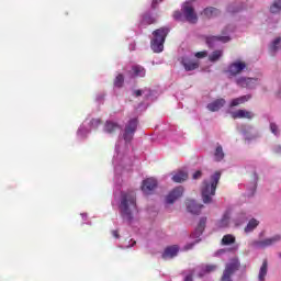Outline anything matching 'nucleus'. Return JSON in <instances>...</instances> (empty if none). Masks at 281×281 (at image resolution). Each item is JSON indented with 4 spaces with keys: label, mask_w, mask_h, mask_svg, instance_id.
Masks as SVG:
<instances>
[{
    "label": "nucleus",
    "mask_w": 281,
    "mask_h": 281,
    "mask_svg": "<svg viewBox=\"0 0 281 281\" xmlns=\"http://www.w3.org/2000/svg\"><path fill=\"white\" fill-rule=\"evenodd\" d=\"M171 179L175 183H182V181H186L188 179V172L178 171L172 176Z\"/></svg>",
    "instance_id": "obj_30"
},
{
    "label": "nucleus",
    "mask_w": 281,
    "mask_h": 281,
    "mask_svg": "<svg viewBox=\"0 0 281 281\" xmlns=\"http://www.w3.org/2000/svg\"><path fill=\"white\" fill-rule=\"evenodd\" d=\"M272 153H276L277 155H281V145H274L272 147Z\"/></svg>",
    "instance_id": "obj_47"
},
{
    "label": "nucleus",
    "mask_w": 281,
    "mask_h": 281,
    "mask_svg": "<svg viewBox=\"0 0 281 281\" xmlns=\"http://www.w3.org/2000/svg\"><path fill=\"white\" fill-rule=\"evenodd\" d=\"M277 95L278 98H281V87H279V89L277 90Z\"/></svg>",
    "instance_id": "obj_56"
},
{
    "label": "nucleus",
    "mask_w": 281,
    "mask_h": 281,
    "mask_svg": "<svg viewBox=\"0 0 281 281\" xmlns=\"http://www.w3.org/2000/svg\"><path fill=\"white\" fill-rule=\"evenodd\" d=\"M247 69V64L243 60H235L232 63L226 70V74H228V78H236L238 74H243Z\"/></svg>",
    "instance_id": "obj_9"
},
{
    "label": "nucleus",
    "mask_w": 281,
    "mask_h": 281,
    "mask_svg": "<svg viewBox=\"0 0 281 281\" xmlns=\"http://www.w3.org/2000/svg\"><path fill=\"white\" fill-rule=\"evenodd\" d=\"M133 95H135V98H140V95H143V98H145L147 102H155V100L159 98V92L150 88H143V89L134 90Z\"/></svg>",
    "instance_id": "obj_8"
},
{
    "label": "nucleus",
    "mask_w": 281,
    "mask_h": 281,
    "mask_svg": "<svg viewBox=\"0 0 281 281\" xmlns=\"http://www.w3.org/2000/svg\"><path fill=\"white\" fill-rule=\"evenodd\" d=\"M112 205H115V201H112Z\"/></svg>",
    "instance_id": "obj_59"
},
{
    "label": "nucleus",
    "mask_w": 281,
    "mask_h": 281,
    "mask_svg": "<svg viewBox=\"0 0 281 281\" xmlns=\"http://www.w3.org/2000/svg\"><path fill=\"white\" fill-rule=\"evenodd\" d=\"M260 85V78L248 77L246 81V89H256Z\"/></svg>",
    "instance_id": "obj_32"
},
{
    "label": "nucleus",
    "mask_w": 281,
    "mask_h": 281,
    "mask_svg": "<svg viewBox=\"0 0 281 281\" xmlns=\"http://www.w3.org/2000/svg\"><path fill=\"white\" fill-rule=\"evenodd\" d=\"M123 85H124V75L119 74L114 79V87H116L117 89H121Z\"/></svg>",
    "instance_id": "obj_40"
},
{
    "label": "nucleus",
    "mask_w": 281,
    "mask_h": 281,
    "mask_svg": "<svg viewBox=\"0 0 281 281\" xmlns=\"http://www.w3.org/2000/svg\"><path fill=\"white\" fill-rule=\"evenodd\" d=\"M218 181H221V171H216L209 179L203 180L201 188L203 203H212V198L216 194Z\"/></svg>",
    "instance_id": "obj_3"
},
{
    "label": "nucleus",
    "mask_w": 281,
    "mask_h": 281,
    "mask_svg": "<svg viewBox=\"0 0 281 281\" xmlns=\"http://www.w3.org/2000/svg\"><path fill=\"white\" fill-rule=\"evenodd\" d=\"M138 109H142V103L138 105Z\"/></svg>",
    "instance_id": "obj_58"
},
{
    "label": "nucleus",
    "mask_w": 281,
    "mask_h": 281,
    "mask_svg": "<svg viewBox=\"0 0 281 281\" xmlns=\"http://www.w3.org/2000/svg\"><path fill=\"white\" fill-rule=\"evenodd\" d=\"M138 124L139 121L137 117L130 119L125 124L123 134L119 136L115 144L112 165L114 166L116 186H120V177H122L124 172L131 171L133 162L135 161L131 142H133V137H135Z\"/></svg>",
    "instance_id": "obj_1"
},
{
    "label": "nucleus",
    "mask_w": 281,
    "mask_h": 281,
    "mask_svg": "<svg viewBox=\"0 0 281 281\" xmlns=\"http://www.w3.org/2000/svg\"><path fill=\"white\" fill-rule=\"evenodd\" d=\"M112 236H113V238H120V232H117V231H112Z\"/></svg>",
    "instance_id": "obj_54"
},
{
    "label": "nucleus",
    "mask_w": 281,
    "mask_h": 281,
    "mask_svg": "<svg viewBox=\"0 0 281 281\" xmlns=\"http://www.w3.org/2000/svg\"><path fill=\"white\" fill-rule=\"evenodd\" d=\"M229 32H234V26L228 25L224 29L223 34H229Z\"/></svg>",
    "instance_id": "obj_49"
},
{
    "label": "nucleus",
    "mask_w": 281,
    "mask_h": 281,
    "mask_svg": "<svg viewBox=\"0 0 281 281\" xmlns=\"http://www.w3.org/2000/svg\"><path fill=\"white\" fill-rule=\"evenodd\" d=\"M203 14L206 16V19H216V16L221 15V10L213 7H207L203 10Z\"/></svg>",
    "instance_id": "obj_26"
},
{
    "label": "nucleus",
    "mask_w": 281,
    "mask_h": 281,
    "mask_svg": "<svg viewBox=\"0 0 281 281\" xmlns=\"http://www.w3.org/2000/svg\"><path fill=\"white\" fill-rule=\"evenodd\" d=\"M157 16L153 15L150 12H147L143 15L139 27H146V25H153V23H156Z\"/></svg>",
    "instance_id": "obj_23"
},
{
    "label": "nucleus",
    "mask_w": 281,
    "mask_h": 281,
    "mask_svg": "<svg viewBox=\"0 0 281 281\" xmlns=\"http://www.w3.org/2000/svg\"><path fill=\"white\" fill-rule=\"evenodd\" d=\"M234 243H236V237L233 235H225L222 238V245H232Z\"/></svg>",
    "instance_id": "obj_39"
},
{
    "label": "nucleus",
    "mask_w": 281,
    "mask_h": 281,
    "mask_svg": "<svg viewBox=\"0 0 281 281\" xmlns=\"http://www.w3.org/2000/svg\"><path fill=\"white\" fill-rule=\"evenodd\" d=\"M161 1H162V0H153V2H151V9L155 10V9L159 5V3H161Z\"/></svg>",
    "instance_id": "obj_50"
},
{
    "label": "nucleus",
    "mask_w": 281,
    "mask_h": 281,
    "mask_svg": "<svg viewBox=\"0 0 281 281\" xmlns=\"http://www.w3.org/2000/svg\"><path fill=\"white\" fill-rule=\"evenodd\" d=\"M103 133H106L108 135L122 133V126L115 121H106L103 126Z\"/></svg>",
    "instance_id": "obj_15"
},
{
    "label": "nucleus",
    "mask_w": 281,
    "mask_h": 281,
    "mask_svg": "<svg viewBox=\"0 0 281 281\" xmlns=\"http://www.w3.org/2000/svg\"><path fill=\"white\" fill-rule=\"evenodd\" d=\"M87 225H91V222L86 223Z\"/></svg>",
    "instance_id": "obj_60"
},
{
    "label": "nucleus",
    "mask_w": 281,
    "mask_h": 281,
    "mask_svg": "<svg viewBox=\"0 0 281 281\" xmlns=\"http://www.w3.org/2000/svg\"><path fill=\"white\" fill-rule=\"evenodd\" d=\"M77 139L85 142L91 135V127H89V117H87L77 130Z\"/></svg>",
    "instance_id": "obj_12"
},
{
    "label": "nucleus",
    "mask_w": 281,
    "mask_h": 281,
    "mask_svg": "<svg viewBox=\"0 0 281 281\" xmlns=\"http://www.w3.org/2000/svg\"><path fill=\"white\" fill-rule=\"evenodd\" d=\"M267 273H269V263H268L267 259H265L259 269L257 280L258 281H267Z\"/></svg>",
    "instance_id": "obj_25"
},
{
    "label": "nucleus",
    "mask_w": 281,
    "mask_h": 281,
    "mask_svg": "<svg viewBox=\"0 0 281 281\" xmlns=\"http://www.w3.org/2000/svg\"><path fill=\"white\" fill-rule=\"evenodd\" d=\"M238 249V246H235L231 249H220L215 252V256H223L224 254H229V251H236Z\"/></svg>",
    "instance_id": "obj_44"
},
{
    "label": "nucleus",
    "mask_w": 281,
    "mask_h": 281,
    "mask_svg": "<svg viewBox=\"0 0 281 281\" xmlns=\"http://www.w3.org/2000/svg\"><path fill=\"white\" fill-rule=\"evenodd\" d=\"M223 57V50H214L210 56H209V60L211 63H216L217 60H221V58Z\"/></svg>",
    "instance_id": "obj_37"
},
{
    "label": "nucleus",
    "mask_w": 281,
    "mask_h": 281,
    "mask_svg": "<svg viewBox=\"0 0 281 281\" xmlns=\"http://www.w3.org/2000/svg\"><path fill=\"white\" fill-rule=\"evenodd\" d=\"M280 239V235H276L270 238L252 241L251 246L255 247V249H267V247H271V245H276V243H279Z\"/></svg>",
    "instance_id": "obj_10"
},
{
    "label": "nucleus",
    "mask_w": 281,
    "mask_h": 281,
    "mask_svg": "<svg viewBox=\"0 0 281 281\" xmlns=\"http://www.w3.org/2000/svg\"><path fill=\"white\" fill-rule=\"evenodd\" d=\"M280 42H281V38L280 37H277L270 45V49L271 52H278V49L280 48Z\"/></svg>",
    "instance_id": "obj_43"
},
{
    "label": "nucleus",
    "mask_w": 281,
    "mask_h": 281,
    "mask_svg": "<svg viewBox=\"0 0 281 281\" xmlns=\"http://www.w3.org/2000/svg\"><path fill=\"white\" fill-rule=\"evenodd\" d=\"M100 124H102V120L100 119H88V127L90 131H95Z\"/></svg>",
    "instance_id": "obj_35"
},
{
    "label": "nucleus",
    "mask_w": 281,
    "mask_h": 281,
    "mask_svg": "<svg viewBox=\"0 0 281 281\" xmlns=\"http://www.w3.org/2000/svg\"><path fill=\"white\" fill-rule=\"evenodd\" d=\"M184 189L182 186L176 187L173 190H171L168 195L166 196V203L172 204L178 199H181L183 196Z\"/></svg>",
    "instance_id": "obj_16"
},
{
    "label": "nucleus",
    "mask_w": 281,
    "mask_h": 281,
    "mask_svg": "<svg viewBox=\"0 0 281 281\" xmlns=\"http://www.w3.org/2000/svg\"><path fill=\"white\" fill-rule=\"evenodd\" d=\"M232 115L234 120H254V117H256V114H254V112L247 110H237L233 112Z\"/></svg>",
    "instance_id": "obj_21"
},
{
    "label": "nucleus",
    "mask_w": 281,
    "mask_h": 281,
    "mask_svg": "<svg viewBox=\"0 0 281 281\" xmlns=\"http://www.w3.org/2000/svg\"><path fill=\"white\" fill-rule=\"evenodd\" d=\"M247 221V213L241 212L238 214L237 218L235 220V225H243Z\"/></svg>",
    "instance_id": "obj_42"
},
{
    "label": "nucleus",
    "mask_w": 281,
    "mask_h": 281,
    "mask_svg": "<svg viewBox=\"0 0 281 281\" xmlns=\"http://www.w3.org/2000/svg\"><path fill=\"white\" fill-rule=\"evenodd\" d=\"M247 78L245 76H239L235 78V85H237V87H241L243 89H246L247 87Z\"/></svg>",
    "instance_id": "obj_38"
},
{
    "label": "nucleus",
    "mask_w": 281,
    "mask_h": 281,
    "mask_svg": "<svg viewBox=\"0 0 281 281\" xmlns=\"http://www.w3.org/2000/svg\"><path fill=\"white\" fill-rule=\"evenodd\" d=\"M175 21H187L188 23H196L199 21V16L194 11V7H192L191 2H186L181 7V11H175L173 13Z\"/></svg>",
    "instance_id": "obj_4"
},
{
    "label": "nucleus",
    "mask_w": 281,
    "mask_h": 281,
    "mask_svg": "<svg viewBox=\"0 0 281 281\" xmlns=\"http://www.w3.org/2000/svg\"><path fill=\"white\" fill-rule=\"evenodd\" d=\"M95 100H97V102H104V93L97 94Z\"/></svg>",
    "instance_id": "obj_51"
},
{
    "label": "nucleus",
    "mask_w": 281,
    "mask_h": 281,
    "mask_svg": "<svg viewBox=\"0 0 281 281\" xmlns=\"http://www.w3.org/2000/svg\"><path fill=\"white\" fill-rule=\"evenodd\" d=\"M270 133L274 135V137H280L281 131H280V125L277 124L276 122H270Z\"/></svg>",
    "instance_id": "obj_36"
},
{
    "label": "nucleus",
    "mask_w": 281,
    "mask_h": 281,
    "mask_svg": "<svg viewBox=\"0 0 281 281\" xmlns=\"http://www.w3.org/2000/svg\"><path fill=\"white\" fill-rule=\"evenodd\" d=\"M172 137H173V139H179V137H181V132H179V131H177V128H173V132H172Z\"/></svg>",
    "instance_id": "obj_46"
},
{
    "label": "nucleus",
    "mask_w": 281,
    "mask_h": 281,
    "mask_svg": "<svg viewBox=\"0 0 281 281\" xmlns=\"http://www.w3.org/2000/svg\"><path fill=\"white\" fill-rule=\"evenodd\" d=\"M180 63L184 67L186 71H194V69H199V61H194L192 59V53L183 55Z\"/></svg>",
    "instance_id": "obj_11"
},
{
    "label": "nucleus",
    "mask_w": 281,
    "mask_h": 281,
    "mask_svg": "<svg viewBox=\"0 0 281 281\" xmlns=\"http://www.w3.org/2000/svg\"><path fill=\"white\" fill-rule=\"evenodd\" d=\"M237 130L239 131L240 134H243L244 139H246V142H254L258 138H260V132H258V130H256V127L251 126V125H238Z\"/></svg>",
    "instance_id": "obj_6"
},
{
    "label": "nucleus",
    "mask_w": 281,
    "mask_h": 281,
    "mask_svg": "<svg viewBox=\"0 0 281 281\" xmlns=\"http://www.w3.org/2000/svg\"><path fill=\"white\" fill-rule=\"evenodd\" d=\"M213 159L214 161H223V159H225V151L223 150V146L217 145L215 147Z\"/></svg>",
    "instance_id": "obj_28"
},
{
    "label": "nucleus",
    "mask_w": 281,
    "mask_h": 281,
    "mask_svg": "<svg viewBox=\"0 0 281 281\" xmlns=\"http://www.w3.org/2000/svg\"><path fill=\"white\" fill-rule=\"evenodd\" d=\"M218 269L216 265H201L194 268L193 273H196L198 278H203L207 273H214Z\"/></svg>",
    "instance_id": "obj_13"
},
{
    "label": "nucleus",
    "mask_w": 281,
    "mask_h": 281,
    "mask_svg": "<svg viewBox=\"0 0 281 281\" xmlns=\"http://www.w3.org/2000/svg\"><path fill=\"white\" fill-rule=\"evenodd\" d=\"M206 56H207L206 50L195 53V58H206Z\"/></svg>",
    "instance_id": "obj_45"
},
{
    "label": "nucleus",
    "mask_w": 281,
    "mask_h": 281,
    "mask_svg": "<svg viewBox=\"0 0 281 281\" xmlns=\"http://www.w3.org/2000/svg\"><path fill=\"white\" fill-rule=\"evenodd\" d=\"M114 201L117 202L119 212L124 223H127V225H133V223L137 221V214L139 212L137 210V198L135 195V192L122 191L119 200H117V192H114Z\"/></svg>",
    "instance_id": "obj_2"
},
{
    "label": "nucleus",
    "mask_w": 281,
    "mask_h": 281,
    "mask_svg": "<svg viewBox=\"0 0 281 281\" xmlns=\"http://www.w3.org/2000/svg\"><path fill=\"white\" fill-rule=\"evenodd\" d=\"M157 186H159L157 179L147 178L143 181L142 191L144 192V194H153V192L157 190Z\"/></svg>",
    "instance_id": "obj_14"
},
{
    "label": "nucleus",
    "mask_w": 281,
    "mask_h": 281,
    "mask_svg": "<svg viewBox=\"0 0 281 281\" xmlns=\"http://www.w3.org/2000/svg\"><path fill=\"white\" fill-rule=\"evenodd\" d=\"M130 76L131 78H146V68L140 65H133Z\"/></svg>",
    "instance_id": "obj_22"
},
{
    "label": "nucleus",
    "mask_w": 281,
    "mask_h": 281,
    "mask_svg": "<svg viewBox=\"0 0 281 281\" xmlns=\"http://www.w3.org/2000/svg\"><path fill=\"white\" fill-rule=\"evenodd\" d=\"M169 32L168 27H160L153 32L154 37L150 41V47L155 54L164 52V43H166V36Z\"/></svg>",
    "instance_id": "obj_5"
},
{
    "label": "nucleus",
    "mask_w": 281,
    "mask_h": 281,
    "mask_svg": "<svg viewBox=\"0 0 281 281\" xmlns=\"http://www.w3.org/2000/svg\"><path fill=\"white\" fill-rule=\"evenodd\" d=\"M81 217L83 221H87V213H81Z\"/></svg>",
    "instance_id": "obj_57"
},
{
    "label": "nucleus",
    "mask_w": 281,
    "mask_h": 281,
    "mask_svg": "<svg viewBox=\"0 0 281 281\" xmlns=\"http://www.w3.org/2000/svg\"><path fill=\"white\" fill-rule=\"evenodd\" d=\"M202 172L200 170L195 171L192 176V179L196 180V179H201Z\"/></svg>",
    "instance_id": "obj_52"
},
{
    "label": "nucleus",
    "mask_w": 281,
    "mask_h": 281,
    "mask_svg": "<svg viewBox=\"0 0 281 281\" xmlns=\"http://www.w3.org/2000/svg\"><path fill=\"white\" fill-rule=\"evenodd\" d=\"M251 100V94L241 95L239 98L233 99L231 101V106H238V104H245V102H249Z\"/></svg>",
    "instance_id": "obj_29"
},
{
    "label": "nucleus",
    "mask_w": 281,
    "mask_h": 281,
    "mask_svg": "<svg viewBox=\"0 0 281 281\" xmlns=\"http://www.w3.org/2000/svg\"><path fill=\"white\" fill-rule=\"evenodd\" d=\"M186 205L187 212H189L190 214L199 215L201 214V210H203V204H199L194 200H187Z\"/></svg>",
    "instance_id": "obj_19"
},
{
    "label": "nucleus",
    "mask_w": 281,
    "mask_h": 281,
    "mask_svg": "<svg viewBox=\"0 0 281 281\" xmlns=\"http://www.w3.org/2000/svg\"><path fill=\"white\" fill-rule=\"evenodd\" d=\"M229 41H232L229 35L205 36V43L209 47H214L217 43H229Z\"/></svg>",
    "instance_id": "obj_17"
},
{
    "label": "nucleus",
    "mask_w": 281,
    "mask_h": 281,
    "mask_svg": "<svg viewBox=\"0 0 281 281\" xmlns=\"http://www.w3.org/2000/svg\"><path fill=\"white\" fill-rule=\"evenodd\" d=\"M135 42L130 44V52H135Z\"/></svg>",
    "instance_id": "obj_55"
},
{
    "label": "nucleus",
    "mask_w": 281,
    "mask_h": 281,
    "mask_svg": "<svg viewBox=\"0 0 281 281\" xmlns=\"http://www.w3.org/2000/svg\"><path fill=\"white\" fill-rule=\"evenodd\" d=\"M135 245H136V241L133 240V239H131V240H130V245H127V246H121V248H122V249H131V247H135Z\"/></svg>",
    "instance_id": "obj_48"
},
{
    "label": "nucleus",
    "mask_w": 281,
    "mask_h": 281,
    "mask_svg": "<svg viewBox=\"0 0 281 281\" xmlns=\"http://www.w3.org/2000/svg\"><path fill=\"white\" fill-rule=\"evenodd\" d=\"M258 225H260V222H258L256 218H251L245 227V234H251V232H254Z\"/></svg>",
    "instance_id": "obj_31"
},
{
    "label": "nucleus",
    "mask_w": 281,
    "mask_h": 281,
    "mask_svg": "<svg viewBox=\"0 0 281 281\" xmlns=\"http://www.w3.org/2000/svg\"><path fill=\"white\" fill-rule=\"evenodd\" d=\"M238 269H240V261L236 258L232 259L226 263L221 281H234L232 280V276H234Z\"/></svg>",
    "instance_id": "obj_7"
},
{
    "label": "nucleus",
    "mask_w": 281,
    "mask_h": 281,
    "mask_svg": "<svg viewBox=\"0 0 281 281\" xmlns=\"http://www.w3.org/2000/svg\"><path fill=\"white\" fill-rule=\"evenodd\" d=\"M246 194L247 196H254V194L256 193V182H250L247 187H246Z\"/></svg>",
    "instance_id": "obj_41"
},
{
    "label": "nucleus",
    "mask_w": 281,
    "mask_h": 281,
    "mask_svg": "<svg viewBox=\"0 0 281 281\" xmlns=\"http://www.w3.org/2000/svg\"><path fill=\"white\" fill-rule=\"evenodd\" d=\"M225 106V99H216L215 101L209 103L206 108L212 112L216 113V111H221Z\"/></svg>",
    "instance_id": "obj_24"
},
{
    "label": "nucleus",
    "mask_w": 281,
    "mask_h": 281,
    "mask_svg": "<svg viewBox=\"0 0 281 281\" xmlns=\"http://www.w3.org/2000/svg\"><path fill=\"white\" fill-rule=\"evenodd\" d=\"M271 14H280L281 12V0H274L273 3L270 5Z\"/></svg>",
    "instance_id": "obj_34"
},
{
    "label": "nucleus",
    "mask_w": 281,
    "mask_h": 281,
    "mask_svg": "<svg viewBox=\"0 0 281 281\" xmlns=\"http://www.w3.org/2000/svg\"><path fill=\"white\" fill-rule=\"evenodd\" d=\"M179 256V246H169L161 254L162 260H172Z\"/></svg>",
    "instance_id": "obj_18"
},
{
    "label": "nucleus",
    "mask_w": 281,
    "mask_h": 281,
    "mask_svg": "<svg viewBox=\"0 0 281 281\" xmlns=\"http://www.w3.org/2000/svg\"><path fill=\"white\" fill-rule=\"evenodd\" d=\"M207 223V217H201L198 226L194 232L191 234V238H201L203 236V232L205 231V225Z\"/></svg>",
    "instance_id": "obj_20"
},
{
    "label": "nucleus",
    "mask_w": 281,
    "mask_h": 281,
    "mask_svg": "<svg viewBox=\"0 0 281 281\" xmlns=\"http://www.w3.org/2000/svg\"><path fill=\"white\" fill-rule=\"evenodd\" d=\"M232 216V211H226L222 218L217 222L216 226L220 228L227 227L229 225V218Z\"/></svg>",
    "instance_id": "obj_27"
},
{
    "label": "nucleus",
    "mask_w": 281,
    "mask_h": 281,
    "mask_svg": "<svg viewBox=\"0 0 281 281\" xmlns=\"http://www.w3.org/2000/svg\"><path fill=\"white\" fill-rule=\"evenodd\" d=\"M184 281H194L193 279V274L192 273H189L184 277Z\"/></svg>",
    "instance_id": "obj_53"
},
{
    "label": "nucleus",
    "mask_w": 281,
    "mask_h": 281,
    "mask_svg": "<svg viewBox=\"0 0 281 281\" xmlns=\"http://www.w3.org/2000/svg\"><path fill=\"white\" fill-rule=\"evenodd\" d=\"M240 10H243V4H238V3L228 4V7L226 8V11L229 14H236V12H240Z\"/></svg>",
    "instance_id": "obj_33"
}]
</instances>
